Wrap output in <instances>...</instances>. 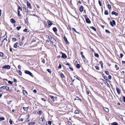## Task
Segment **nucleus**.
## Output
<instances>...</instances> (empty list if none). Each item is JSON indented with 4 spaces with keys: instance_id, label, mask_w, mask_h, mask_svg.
<instances>
[{
    "instance_id": "1",
    "label": "nucleus",
    "mask_w": 125,
    "mask_h": 125,
    "mask_svg": "<svg viewBox=\"0 0 125 125\" xmlns=\"http://www.w3.org/2000/svg\"><path fill=\"white\" fill-rule=\"evenodd\" d=\"M45 122V120L42 117L40 118L39 120V122L41 124H43Z\"/></svg>"
},
{
    "instance_id": "2",
    "label": "nucleus",
    "mask_w": 125,
    "mask_h": 125,
    "mask_svg": "<svg viewBox=\"0 0 125 125\" xmlns=\"http://www.w3.org/2000/svg\"><path fill=\"white\" fill-rule=\"evenodd\" d=\"M49 97L52 99L53 102H54L55 100H57V98L56 97H54L52 95H50L49 96Z\"/></svg>"
},
{
    "instance_id": "3",
    "label": "nucleus",
    "mask_w": 125,
    "mask_h": 125,
    "mask_svg": "<svg viewBox=\"0 0 125 125\" xmlns=\"http://www.w3.org/2000/svg\"><path fill=\"white\" fill-rule=\"evenodd\" d=\"M10 66L9 65H4L2 68V69H9L10 68Z\"/></svg>"
},
{
    "instance_id": "4",
    "label": "nucleus",
    "mask_w": 125,
    "mask_h": 125,
    "mask_svg": "<svg viewBox=\"0 0 125 125\" xmlns=\"http://www.w3.org/2000/svg\"><path fill=\"white\" fill-rule=\"evenodd\" d=\"M25 73L27 74H28L32 77H33V75L29 71L27 70L25 71Z\"/></svg>"
},
{
    "instance_id": "5",
    "label": "nucleus",
    "mask_w": 125,
    "mask_h": 125,
    "mask_svg": "<svg viewBox=\"0 0 125 125\" xmlns=\"http://www.w3.org/2000/svg\"><path fill=\"white\" fill-rule=\"evenodd\" d=\"M110 24L112 27L114 26V25H115V20H113L112 22L110 21Z\"/></svg>"
},
{
    "instance_id": "6",
    "label": "nucleus",
    "mask_w": 125,
    "mask_h": 125,
    "mask_svg": "<svg viewBox=\"0 0 125 125\" xmlns=\"http://www.w3.org/2000/svg\"><path fill=\"white\" fill-rule=\"evenodd\" d=\"M111 14L112 15H115L116 16H117L118 15V13L114 11H112L111 12Z\"/></svg>"
},
{
    "instance_id": "7",
    "label": "nucleus",
    "mask_w": 125,
    "mask_h": 125,
    "mask_svg": "<svg viewBox=\"0 0 125 125\" xmlns=\"http://www.w3.org/2000/svg\"><path fill=\"white\" fill-rule=\"evenodd\" d=\"M27 6L29 7V8L30 9H31V4L27 1Z\"/></svg>"
},
{
    "instance_id": "8",
    "label": "nucleus",
    "mask_w": 125,
    "mask_h": 125,
    "mask_svg": "<svg viewBox=\"0 0 125 125\" xmlns=\"http://www.w3.org/2000/svg\"><path fill=\"white\" fill-rule=\"evenodd\" d=\"M47 23L48 24V26L49 27H50V26H51L52 24V22L49 20H48L47 21Z\"/></svg>"
},
{
    "instance_id": "9",
    "label": "nucleus",
    "mask_w": 125,
    "mask_h": 125,
    "mask_svg": "<svg viewBox=\"0 0 125 125\" xmlns=\"http://www.w3.org/2000/svg\"><path fill=\"white\" fill-rule=\"evenodd\" d=\"M62 57L64 59H66L67 57V56L64 53H62Z\"/></svg>"
},
{
    "instance_id": "10",
    "label": "nucleus",
    "mask_w": 125,
    "mask_h": 125,
    "mask_svg": "<svg viewBox=\"0 0 125 125\" xmlns=\"http://www.w3.org/2000/svg\"><path fill=\"white\" fill-rule=\"evenodd\" d=\"M63 39L67 44H69V42L67 41V38L65 37H63Z\"/></svg>"
},
{
    "instance_id": "11",
    "label": "nucleus",
    "mask_w": 125,
    "mask_h": 125,
    "mask_svg": "<svg viewBox=\"0 0 125 125\" xmlns=\"http://www.w3.org/2000/svg\"><path fill=\"white\" fill-rule=\"evenodd\" d=\"M116 90L118 94H120V90L117 87H116Z\"/></svg>"
},
{
    "instance_id": "12",
    "label": "nucleus",
    "mask_w": 125,
    "mask_h": 125,
    "mask_svg": "<svg viewBox=\"0 0 125 125\" xmlns=\"http://www.w3.org/2000/svg\"><path fill=\"white\" fill-rule=\"evenodd\" d=\"M23 8L25 10V11L26 12H28V8H27L26 6H24L23 7Z\"/></svg>"
},
{
    "instance_id": "13",
    "label": "nucleus",
    "mask_w": 125,
    "mask_h": 125,
    "mask_svg": "<svg viewBox=\"0 0 125 125\" xmlns=\"http://www.w3.org/2000/svg\"><path fill=\"white\" fill-rule=\"evenodd\" d=\"M85 20L86 23H91V21L89 18H87Z\"/></svg>"
},
{
    "instance_id": "14",
    "label": "nucleus",
    "mask_w": 125,
    "mask_h": 125,
    "mask_svg": "<svg viewBox=\"0 0 125 125\" xmlns=\"http://www.w3.org/2000/svg\"><path fill=\"white\" fill-rule=\"evenodd\" d=\"M10 21L12 23H14L16 22L15 20L13 19H11L10 20Z\"/></svg>"
},
{
    "instance_id": "15",
    "label": "nucleus",
    "mask_w": 125,
    "mask_h": 125,
    "mask_svg": "<svg viewBox=\"0 0 125 125\" xmlns=\"http://www.w3.org/2000/svg\"><path fill=\"white\" fill-rule=\"evenodd\" d=\"M83 6H81L79 8V10L81 12H82L83 11Z\"/></svg>"
},
{
    "instance_id": "16",
    "label": "nucleus",
    "mask_w": 125,
    "mask_h": 125,
    "mask_svg": "<svg viewBox=\"0 0 125 125\" xmlns=\"http://www.w3.org/2000/svg\"><path fill=\"white\" fill-rule=\"evenodd\" d=\"M18 42H17L15 43L13 47L14 48H16L17 47H18L19 46H18Z\"/></svg>"
},
{
    "instance_id": "17",
    "label": "nucleus",
    "mask_w": 125,
    "mask_h": 125,
    "mask_svg": "<svg viewBox=\"0 0 125 125\" xmlns=\"http://www.w3.org/2000/svg\"><path fill=\"white\" fill-rule=\"evenodd\" d=\"M104 110L106 112H108L109 111V109L107 108L106 107H104Z\"/></svg>"
},
{
    "instance_id": "18",
    "label": "nucleus",
    "mask_w": 125,
    "mask_h": 125,
    "mask_svg": "<svg viewBox=\"0 0 125 125\" xmlns=\"http://www.w3.org/2000/svg\"><path fill=\"white\" fill-rule=\"evenodd\" d=\"M26 117H27V119H26V121H27V120H28L27 122H28L30 120H29V118L30 117V116H29V115H27L26 116Z\"/></svg>"
},
{
    "instance_id": "19",
    "label": "nucleus",
    "mask_w": 125,
    "mask_h": 125,
    "mask_svg": "<svg viewBox=\"0 0 125 125\" xmlns=\"http://www.w3.org/2000/svg\"><path fill=\"white\" fill-rule=\"evenodd\" d=\"M104 13V14L105 15H108L109 14L108 11L107 10H105Z\"/></svg>"
},
{
    "instance_id": "20",
    "label": "nucleus",
    "mask_w": 125,
    "mask_h": 125,
    "mask_svg": "<svg viewBox=\"0 0 125 125\" xmlns=\"http://www.w3.org/2000/svg\"><path fill=\"white\" fill-rule=\"evenodd\" d=\"M22 92L24 94H25V93L26 94V95H27L28 94L27 92L25 90H23Z\"/></svg>"
},
{
    "instance_id": "21",
    "label": "nucleus",
    "mask_w": 125,
    "mask_h": 125,
    "mask_svg": "<svg viewBox=\"0 0 125 125\" xmlns=\"http://www.w3.org/2000/svg\"><path fill=\"white\" fill-rule=\"evenodd\" d=\"M7 86H4L0 87V88L1 89H5L6 88Z\"/></svg>"
},
{
    "instance_id": "22",
    "label": "nucleus",
    "mask_w": 125,
    "mask_h": 125,
    "mask_svg": "<svg viewBox=\"0 0 125 125\" xmlns=\"http://www.w3.org/2000/svg\"><path fill=\"white\" fill-rule=\"evenodd\" d=\"M53 30L54 32H55L57 31V30L56 28L54 27L53 28Z\"/></svg>"
},
{
    "instance_id": "23",
    "label": "nucleus",
    "mask_w": 125,
    "mask_h": 125,
    "mask_svg": "<svg viewBox=\"0 0 125 125\" xmlns=\"http://www.w3.org/2000/svg\"><path fill=\"white\" fill-rule=\"evenodd\" d=\"M72 30L73 31H74L75 32H76L77 33H78L79 34V33L78 32H77L76 31L75 29V28H72Z\"/></svg>"
},
{
    "instance_id": "24",
    "label": "nucleus",
    "mask_w": 125,
    "mask_h": 125,
    "mask_svg": "<svg viewBox=\"0 0 125 125\" xmlns=\"http://www.w3.org/2000/svg\"><path fill=\"white\" fill-rule=\"evenodd\" d=\"M5 120V118L4 117H0V122L2 120Z\"/></svg>"
},
{
    "instance_id": "25",
    "label": "nucleus",
    "mask_w": 125,
    "mask_h": 125,
    "mask_svg": "<svg viewBox=\"0 0 125 125\" xmlns=\"http://www.w3.org/2000/svg\"><path fill=\"white\" fill-rule=\"evenodd\" d=\"M112 125H118V123L116 122H114L112 124Z\"/></svg>"
},
{
    "instance_id": "26",
    "label": "nucleus",
    "mask_w": 125,
    "mask_h": 125,
    "mask_svg": "<svg viewBox=\"0 0 125 125\" xmlns=\"http://www.w3.org/2000/svg\"><path fill=\"white\" fill-rule=\"evenodd\" d=\"M122 97H123L122 100L125 103V96H123Z\"/></svg>"
},
{
    "instance_id": "27",
    "label": "nucleus",
    "mask_w": 125,
    "mask_h": 125,
    "mask_svg": "<svg viewBox=\"0 0 125 125\" xmlns=\"http://www.w3.org/2000/svg\"><path fill=\"white\" fill-rule=\"evenodd\" d=\"M79 113V111L77 110H75L74 111V113L75 114H78Z\"/></svg>"
},
{
    "instance_id": "28",
    "label": "nucleus",
    "mask_w": 125,
    "mask_h": 125,
    "mask_svg": "<svg viewBox=\"0 0 125 125\" xmlns=\"http://www.w3.org/2000/svg\"><path fill=\"white\" fill-rule=\"evenodd\" d=\"M6 89L7 90L10 91H12V89H10L9 87H7V88L6 87Z\"/></svg>"
},
{
    "instance_id": "29",
    "label": "nucleus",
    "mask_w": 125,
    "mask_h": 125,
    "mask_svg": "<svg viewBox=\"0 0 125 125\" xmlns=\"http://www.w3.org/2000/svg\"><path fill=\"white\" fill-rule=\"evenodd\" d=\"M35 124V122H31L30 123H29V125H33Z\"/></svg>"
},
{
    "instance_id": "30",
    "label": "nucleus",
    "mask_w": 125,
    "mask_h": 125,
    "mask_svg": "<svg viewBox=\"0 0 125 125\" xmlns=\"http://www.w3.org/2000/svg\"><path fill=\"white\" fill-rule=\"evenodd\" d=\"M20 11L19 10H18V16L19 17H21V14L20 13Z\"/></svg>"
},
{
    "instance_id": "31",
    "label": "nucleus",
    "mask_w": 125,
    "mask_h": 125,
    "mask_svg": "<svg viewBox=\"0 0 125 125\" xmlns=\"http://www.w3.org/2000/svg\"><path fill=\"white\" fill-rule=\"evenodd\" d=\"M102 76L104 78V79L106 80H107V77L106 76H105L104 74H103L102 75Z\"/></svg>"
},
{
    "instance_id": "32",
    "label": "nucleus",
    "mask_w": 125,
    "mask_h": 125,
    "mask_svg": "<svg viewBox=\"0 0 125 125\" xmlns=\"http://www.w3.org/2000/svg\"><path fill=\"white\" fill-rule=\"evenodd\" d=\"M21 28V26H19V27H17L16 29L18 31H19L20 29Z\"/></svg>"
},
{
    "instance_id": "33",
    "label": "nucleus",
    "mask_w": 125,
    "mask_h": 125,
    "mask_svg": "<svg viewBox=\"0 0 125 125\" xmlns=\"http://www.w3.org/2000/svg\"><path fill=\"white\" fill-rule=\"evenodd\" d=\"M80 54L81 55H82V56L84 58H85V57L84 55H83V52H81Z\"/></svg>"
},
{
    "instance_id": "34",
    "label": "nucleus",
    "mask_w": 125,
    "mask_h": 125,
    "mask_svg": "<svg viewBox=\"0 0 125 125\" xmlns=\"http://www.w3.org/2000/svg\"><path fill=\"white\" fill-rule=\"evenodd\" d=\"M115 67L116 68V70H118L119 69V67H118L117 65L116 64H115Z\"/></svg>"
},
{
    "instance_id": "35",
    "label": "nucleus",
    "mask_w": 125,
    "mask_h": 125,
    "mask_svg": "<svg viewBox=\"0 0 125 125\" xmlns=\"http://www.w3.org/2000/svg\"><path fill=\"white\" fill-rule=\"evenodd\" d=\"M23 109L25 111H27L28 109V107H23Z\"/></svg>"
},
{
    "instance_id": "36",
    "label": "nucleus",
    "mask_w": 125,
    "mask_h": 125,
    "mask_svg": "<svg viewBox=\"0 0 125 125\" xmlns=\"http://www.w3.org/2000/svg\"><path fill=\"white\" fill-rule=\"evenodd\" d=\"M76 67L78 68H80V64H77L76 65Z\"/></svg>"
},
{
    "instance_id": "37",
    "label": "nucleus",
    "mask_w": 125,
    "mask_h": 125,
    "mask_svg": "<svg viewBox=\"0 0 125 125\" xmlns=\"http://www.w3.org/2000/svg\"><path fill=\"white\" fill-rule=\"evenodd\" d=\"M42 112L41 111H40L37 112V114H42Z\"/></svg>"
},
{
    "instance_id": "38",
    "label": "nucleus",
    "mask_w": 125,
    "mask_h": 125,
    "mask_svg": "<svg viewBox=\"0 0 125 125\" xmlns=\"http://www.w3.org/2000/svg\"><path fill=\"white\" fill-rule=\"evenodd\" d=\"M23 43L22 42H19V44L21 46L23 45Z\"/></svg>"
},
{
    "instance_id": "39",
    "label": "nucleus",
    "mask_w": 125,
    "mask_h": 125,
    "mask_svg": "<svg viewBox=\"0 0 125 125\" xmlns=\"http://www.w3.org/2000/svg\"><path fill=\"white\" fill-rule=\"evenodd\" d=\"M91 28L93 30H94V31H96V29L93 26H92L91 27Z\"/></svg>"
},
{
    "instance_id": "40",
    "label": "nucleus",
    "mask_w": 125,
    "mask_h": 125,
    "mask_svg": "<svg viewBox=\"0 0 125 125\" xmlns=\"http://www.w3.org/2000/svg\"><path fill=\"white\" fill-rule=\"evenodd\" d=\"M94 56L95 57H98L99 56L98 54L97 53H95L94 54Z\"/></svg>"
},
{
    "instance_id": "41",
    "label": "nucleus",
    "mask_w": 125,
    "mask_h": 125,
    "mask_svg": "<svg viewBox=\"0 0 125 125\" xmlns=\"http://www.w3.org/2000/svg\"><path fill=\"white\" fill-rule=\"evenodd\" d=\"M47 71L49 72L50 73H52L51 71V70L49 69H48L47 70Z\"/></svg>"
},
{
    "instance_id": "42",
    "label": "nucleus",
    "mask_w": 125,
    "mask_h": 125,
    "mask_svg": "<svg viewBox=\"0 0 125 125\" xmlns=\"http://www.w3.org/2000/svg\"><path fill=\"white\" fill-rule=\"evenodd\" d=\"M17 40V39L16 38H12V41H15Z\"/></svg>"
},
{
    "instance_id": "43",
    "label": "nucleus",
    "mask_w": 125,
    "mask_h": 125,
    "mask_svg": "<svg viewBox=\"0 0 125 125\" xmlns=\"http://www.w3.org/2000/svg\"><path fill=\"white\" fill-rule=\"evenodd\" d=\"M18 10H20L21 11H22V9L21 8V7H20L19 6L18 7Z\"/></svg>"
},
{
    "instance_id": "44",
    "label": "nucleus",
    "mask_w": 125,
    "mask_h": 125,
    "mask_svg": "<svg viewBox=\"0 0 125 125\" xmlns=\"http://www.w3.org/2000/svg\"><path fill=\"white\" fill-rule=\"evenodd\" d=\"M108 7V9H110L111 8V6L109 4L107 5Z\"/></svg>"
},
{
    "instance_id": "45",
    "label": "nucleus",
    "mask_w": 125,
    "mask_h": 125,
    "mask_svg": "<svg viewBox=\"0 0 125 125\" xmlns=\"http://www.w3.org/2000/svg\"><path fill=\"white\" fill-rule=\"evenodd\" d=\"M18 73H19V74L20 75H21L22 74V73L19 70L18 71Z\"/></svg>"
},
{
    "instance_id": "46",
    "label": "nucleus",
    "mask_w": 125,
    "mask_h": 125,
    "mask_svg": "<svg viewBox=\"0 0 125 125\" xmlns=\"http://www.w3.org/2000/svg\"><path fill=\"white\" fill-rule=\"evenodd\" d=\"M105 73L107 75H109V72L107 71H105Z\"/></svg>"
},
{
    "instance_id": "47",
    "label": "nucleus",
    "mask_w": 125,
    "mask_h": 125,
    "mask_svg": "<svg viewBox=\"0 0 125 125\" xmlns=\"http://www.w3.org/2000/svg\"><path fill=\"white\" fill-rule=\"evenodd\" d=\"M9 122L10 124H12V121L10 119Z\"/></svg>"
},
{
    "instance_id": "48",
    "label": "nucleus",
    "mask_w": 125,
    "mask_h": 125,
    "mask_svg": "<svg viewBox=\"0 0 125 125\" xmlns=\"http://www.w3.org/2000/svg\"><path fill=\"white\" fill-rule=\"evenodd\" d=\"M95 68L97 70H99V67L97 66H95Z\"/></svg>"
},
{
    "instance_id": "49",
    "label": "nucleus",
    "mask_w": 125,
    "mask_h": 125,
    "mask_svg": "<svg viewBox=\"0 0 125 125\" xmlns=\"http://www.w3.org/2000/svg\"><path fill=\"white\" fill-rule=\"evenodd\" d=\"M0 56L1 57H2L3 56V54L2 52H0Z\"/></svg>"
},
{
    "instance_id": "50",
    "label": "nucleus",
    "mask_w": 125,
    "mask_h": 125,
    "mask_svg": "<svg viewBox=\"0 0 125 125\" xmlns=\"http://www.w3.org/2000/svg\"><path fill=\"white\" fill-rule=\"evenodd\" d=\"M8 83L9 84H12V82L10 81H8Z\"/></svg>"
},
{
    "instance_id": "51",
    "label": "nucleus",
    "mask_w": 125,
    "mask_h": 125,
    "mask_svg": "<svg viewBox=\"0 0 125 125\" xmlns=\"http://www.w3.org/2000/svg\"><path fill=\"white\" fill-rule=\"evenodd\" d=\"M60 75H61V77L62 78H64V76L63 74H61Z\"/></svg>"
},
{
    "instance_id": "52",
    "label": "nucleus",
    "mask_w": 125,
    "mask_h": 125,
    "mask_svg": "<svg viewBox=\"0 0 125 125\" xmlns=\"http://www.w3.org/2000/svg\"><path fill=\"white\" fill-rule=\"evenodd\" d=\"M105 31L107 33H110V32L108 30H105Z\"/></svg>"
},
{
    "instance_id": "53",
    "label": "nucleus",
    "mask_w": 125,
    "mask_h": 125,
    "mask_svg": "<svg viewBox=\"0 0 125 125\" xmlns=\"http://www.w3.org/2000/svg\"><path fill=\"white\" fill-rule=\"evenodd\" d=\"M14 81V82L16 83L17 82V80L16 79H15V78H13V79Z\"/></svg>"
},
{
    "instance_id": "54",
    "label": "nucleus",
    "mask_w": 125,
    "mask_h": 125,
    "mask_svg": "<svg viewBox=\"0 0 125 125\" xmlns=\"http://www.w3.org/2000/svg\"><path fill=\"white\" fill-rule=\"evenodd\" d=\"M18 68L19 70L21 69V65H19L18 66Z\"/></svg>"
},
{
    "instance_id": "55",
    "label": "nucleus",
    "mask_w": 125,
    "mask_h": 125,
    "mask_svg": "<svg viewBox=\"0 0 125 125\" xmlns=\"http://www.w3.org/2000/svg\"><path fill=\"white\" fill-rule=\"evenodd\" d=\"M48 124L49 125H51L52 124V122L50 121H49L48 122Z\"/></svg>"
},
{
    "instance_id": "56",
    "label": "nucleus",
    "mask_w": 125,
    "mask_h": 125,
    "mask_svg": "<svg viewBox=\"0 0 125 125\" xmlns=\"http://www.w3.org/2000/svg\"><path fill=\"white\" fill-rule=\"evenodd\" d=\"M98 3H99V4L100 6H101V1H100V0H99V1H98Z\"/></svg>"
},
{
    "instance_id": "57",
    "label": "nucleus",
    "mask_w": 125,
    "mask_h": 125,
    "mask_svg": "<svg viewBox=\"0 0 125 125\" xmlns=\"http://www.w3.org/2000/svg\"><path fill=\"white\" fill-rule=\"evenodd\" d=\"M123 55L122 53L120 54V57L121 58H122L123 57Z\"/></svg>"
},
{
    "instance_id": "58",
    "label": "nucleus",
    "mask_w": 125,
    "mask_h": 125,
    "mask_svg": "<svg viewBox=\"0 0 125 125\" xmlns=\"http://www.w3.org/2000/svg\"><path fill=\"white\" fill-rule=\"evenodd\" d=\"M62 66L60 64H59V65L58 67V68L59 69H60L61 68Z\"/></svg>"
},
{
    "instance_id": "59",
    "label": "nucleus",
    "mask_w": 125,
    "mask_h": 125,
    "mask_svg": "<svg viewBox=\"0 0 125 125\" xmlns=\"http://www.w3.org/2000/svg\"><path fill=\"white\" fill-rule=\"evenodd\" d=\"M108 78L109 79H111V76L110 75H109L108 76Z\"/></svg>"
},
{
    "instance_id": "60",
    "label": "nucleus",
    "mask_w": 125,
    "mask_h": 125,
    "mask_svg": "<svg viewBox=\"0 0 125 125\" xmlns=\"http://www.w3.org/2000/svg\"><path fill=\"white\" fill-rule=\"evenodd\" d=\"M68 124L69 125H72V123L70 121H69L68 122Z\"/></svg>"
},
{
    "instance_id": "61",
    "label": "nucleus",
    "mask_w": 125,
    "mask_h": 125,
    "mask_svg": "<svg viewBox=\"0 0 125 125\" xmlns=\"http://www.w3.org/2000/svg\"><path fill=\"white\" fill-rule=\"evenodd\" d=\"M99 63L101 65L102 64H103V63L102 61H100V62Z\"/></svg>"
},
{
    "instance_id": "62",
    "label": "nucleus",
    "mask_w": 125,
    "mask_h": 125,
    "mask_svg": "<svg viewBox=\"0 0 125 125\" xmlns=\"http://www.w3.org/2000/svg\"><path fill=\"white\" fill-rule=\"evenodd\" d=\"M69 68L70 69V70L71 71H73V68H72L71 67H70V66H69Z\"/></svg>"
},
{
    "instance_id": "63",
    "label": "nucleus",
    "mask_w": 125,
    "mask_h": 125,
    "mask_svg": "<svg viewBox=\"0 0 125 125\" xmlns=\"http://www.w3.org/2000/svg\"><path fill=\"white\" fill-rule=\"evenodd\" d=\"M41 99L43 101H44V102H45L46 101V100L45 99L43 98H41Z\"/></svg>"
},
{
    "instance_id": "64",
    "label": "nucleus",
    "mask_w": 125,
    "mask_h": 125,
    "mask_svg": "<svg viewBox=\"0 0 125 125\" xmlns=\"http://www.w3.org/2000/svg\"><path fill=\"white\" fill-rule=\"evenodd\" d=\"M11 102V101H9L7 103L8 104H10V103Z\"/></svg>"
}]
</instances>
